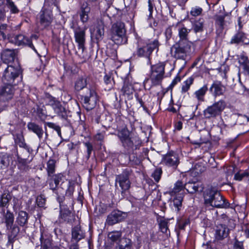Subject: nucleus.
Listing matches in <instances>:
<instances>
[{
  "label": "nucleus",
  "mask_w": 249,
  "mask_h": 249,
  "mask_svg": "<svg viewBox=\"0 0 249 249\" xmlns=\"http://www.w3.org/2000/svg\"><path fill=\"white\" fill-rule=\"evenodd\" d=\"M88 77L86 76L78 77L74 82V89L77 91L85 89L81 95L83 106L87 110L93 108L98 100L95 89L90 85L87 87Z\"/></svg>",
  "instance_id": "f257e3e1"
},
{
  "label": "nucleus",
  "mask_w": 249,
  "mask_h": 249,
  "mask_svg": "<svg viewBox=\"0 0 249 249\" xmlns=\"http://www.w3.org/2000/svg\"><path fill=\"white\" fill-rule=\"evenodd\" d=\"M204 202L206 205L216 208H227L230 203L216 189L210 187L207 188L203 194Z\"/></svg>",
  "instance_id": "f03ea898"
},
{
  "label": "nucleus",
  "mask_w": 249,
  "mask_h": 249,
  "mask_svg": "<svg viewBox=\"0 0 249 249\" xmlns=\"http://www.w3.org/2000/svg\"><path fill=\"white\" fill-rule=\"evenodd\" d=\"M164 67L165 65L162 63L151 66L150 77L146 78L143 82L145 89H150L152 86L161 83L164 73Z\"/></svg>",
  "instance_id": "7ed1b4c3"
},
{
  "label": "nucleus",
  "mask_w": 249,
  "mask_h": 249,
  "mask_svg": "<svg viewBox=\"0 0 249 249\" xmlns=\"http://www.w3.org/2000/svg\"><path fill=\"white\" fill-rule=\"evenodd\" d=\"M0 67L4 69L2 76V81L5 84L16 85V81L21 73V68L18 62L14 65L10 64L6 66L0 65Z\"/></svg>",
  "instance_id": "20e7f679"
},
{
  "label": "nucleus",
  "mask_w": 249,
  "mask_h": 249,
  "mask_svg": "<svg viewBox=\"0 0 249 249\" xmlns=\"http://www.w3.org/2000/svg\"><path fill=\"white\" fill-rule=\"evenodd\" d=\"M4 222L7 231L8 244L13 245L18 234L20 228L16 224H14V215L10 211L7 210L3 214Z\"/></svg>",
  "instance_id": "39448f33"
},
{
  "label": "nucleus",
  "mask_w": 249,
  "mask_h": 249,
  "mask_svg": "<svg viewBox=\"0 0 249 249\" xmlns=\"http://www.w3.org/2000/svg\"><path fill=\"white\" fill-rule=\"evenodd\" d=\"M57 2V0H45L44 5L37 17V19L42 28L48 27L53 20L52 11L47 6H49L51 4L56 5Z\"/></svg>",
  "instance_id": "423d86ee"
},
{
  "label": "nucleus",
  "mask_w": 249,
  "mask_h": 249,
  "mask_svg": "<svg viewBox=\"0 0 249 249\" xmlns=\"http://www.w3.org/2000/svg\"><path fill=\"white\" fill-rule=\"evenodd\" d=\"M110 35L111 39L117 45L124 44L127 42L125 25L121 21H117L112 25Z\"/></svg>",
  "instance_id": "0eeeda50"
},
{
  "label": "nucleus",
  "mask_w": 249,
  "mask_h": 249,
  "mask_svg": "<svg viewBox=\"0 0 249 249\" xmlns=\"http://www.w3.org/2000/svg\"><path fill=\"white\" fill-rule=\"evenodd\" d=\"M158 47L159 42L157 40H154L150 42L139 40L135 54L138 57L147 58L148 59V63L151 64L150 56L154 50L156 49L158 50Z\"/></svg>",
  "instance_id": "6e6552de"
},
{
  "label": "nucleus",
  "mask_w": 249,
  "mask_h": 249,
  "mask_svg": "<svg viewBox=\"0 0 249 249\" xmlns=\"http://www.w3.org/2000/svg\"><path fill=\"white\" fill-rule=\"evenodd\" d=\"M48 179L50 189L58 196L59 194L63 196L64 193L69 183L65 181V177L61 173L52 175Z\"/></svg>",
  "instance_id": "1a4fd4ad"
},
{
  "label": "nucleus",
  "mask_w": 249,
  "mask_h": 249,
  "mask_svg": "<svg viewBox=\"0 0 249 249\" xmlns=\"http://www.w3.org/2000/svg\"><path fill=\"white\" fill-rule=\"evenodd\" d=\"M226 107V103L223 100H220L208 106L203 111L205 117L207 119L215 118L220 115Z\"/></svg>",
  "instance_id": "9d476101"
},
{
  "label": "nucleus",
  "mask_w": 249,
  "mask_h": 249,
  "mask_svg": "<svg viewBox=\"0 0 249 249\" xmlns=\"http://www.w3.org/2000/svg\"><path fill=\"white\" fill-rule=\"evenodd\" d=\"M185 185L181 181L178 180L174 185L173 189H172V194H176V196L174 198L173 202L174 206L175 208V211L178 213L182 207V202L184 197L183 189ZM173 194H172V196Z\"/></svg>",
  "instance_id": "9b49d317"
},
{
  "label": "nucleus",
  "mask_w": 249,
  "mask_h": 249,
  "mask_svg": "<svg viewBox=\"0 0 249 249\" xmlns=\"http://www.w3.org/2000/svg\"><path fill=\"white\" fill-rule=\"evenodd\" d=\"M130 173V170L125 169L116 178V184L118 183L121 188V194L123 197L124 196L126 191L130 188L131 183L129 178Z\"/></svg>",
  "instance_id": "f8f14e48"
},
{
  "label": "nucleus",
  "mask_w": 249,
  "mask_h": 249,
  "mask_svg": "<svg viewBox=\"0 0 249 249\" xmlns=\"http://www.w3.org/2000/svg\"><path fill=\"white\" fill-rule=\"evenodd\" d=\"M47 99L48 100V105L52 107L55 113L62 119L68 120L69 112L66 110L61 103L50 95L47 97Z\"/></svg>",
  "instance_id": "ddd939ff"
},
{
  "label": "nucleus",
  "mask_w": 249,
  "mask_h": 249,
  "mask_svg": "<svg viewBox=\"0 0 249 249\" xmlns=\"http://www.w3.org/2000/svg\"><path fill=\"white\" fill-rule=\"evenodd\" d=\"M122 146L124 149V153L127 154L133 150L138 149L142 144V141L139 137L133 135L130 137L121 142Z\"/></svg>",
  "instance_id": "4468645a"
},
{
  "label": "nucleus",
  "mask_w": 249,
  "mask_h": 249,
  "mask_svg": "<svg viewBox=\"0 0 249 249\" xmlns=\"http://www.w3.org/2000/svg\"><path fill=\"white\" fill-rule=\"evenodd\" d=\"M86 29L77 27L74 28L75 40L78 43V48L83 53L85 49V44L86 40Z\"/></svg>",
  "instance_id": "2eb2a0df"
},
{
  "label": "nucleus",
  "mask_w": 249,
  "mask_h": 249,
  "mask_svg": "<svg viewBox=\"0 0 249 249\" xmlns=\"http://www.w3.org/2000/svg\"><path fill=\"white\" fill-rule=\"evenodd\" d=\"M9 41L16 45L20 46L22 45H26L33 49L35 52H36L35 47L34 46L31 40L26 37L23 35H14L10 36L9 38Z\"/></svg>",
  "instance_id": "dca6fc26"
},
{
  "label": "nucleus",
  "mask_w": 249,
  "mask_h": 249,
  "mask_svg": "<svg viewBox=\"0 0 249 249\" xmlns=\"http://www.w3.org/2000/svg\"><path fill=\"white\" fill-rule=\"evenodd\" d=\"M17 57V52L14 49H6L1 52V59L5 66L10 65V63L14 64L15 59ZM17 62H16V63Z\"/></svg>",
  "instance_id": "f3484780"
},
{
  "label": "nucleus",
  "mask_w": 249,
  "mask_h": 249,
  "mask_svg": "<svg viewBox=\"0 0 249 249\" xmlns=\"http://www.w3.org/2000/svg\"><path fill=\"white\" fill-rule=\"evenodd\" d=\"M230 43L231 44L249 45V39L247 38V35L242 30H238L231 37Z\"/></svg>",
  "instance_id": "a211bd4d"
},
{
  "label": "nucleus",
  "mask_w": 249,
  "mask_h": 249,
  "mask_svg": "<svg viewBox=\"0 0 249 249\" xmlns=\"http://www.w3.org/2000/svg\"><path fill=\"white\" fill-rule=\"evenodd\" d=\"M229 24L230 22L225 19V16H216L215 18V24L217 36L222 37L224 28Z\"/></svg>",
  "instance_id": "6ab92c4d"
},
{
  "label": "nucleus",
  "mask_w": 249,
  "mask_h": 249,
  "mask_svg": "<svg viewBox=\"0 0 249 249\" xmlns=\"http://www.w3.org/2000/svg\"><path fill=\"white\" fill-rule=\"evenodd\" d=\"M13 85L6 84V85L0 88V100L2 101H7L13 98L14 93Z\"/></svg>",
  "instance_id": "aec40b11"
},
{
  "label": "nucleus",
  "mask_w": 249,
  "mask_h": 249,
  "mask_svg": "<svg viewBox=\"0 0 249 249\" xmlns=\"http://www.w3.org/2000/svg\"><path fill=\"white\" fill-rule=\"evenodd\" d=\"M209 91L212 95L216 97L223 95L226 91V87L220 81H214L211 86Z\"/></svg>",
  "instance_id": "412c9836"
},
{
  "label": "nucleus",
  "mask_w": 249,
  "mask_h": 249,
  "mask_svg": "<svg viewBox=\"0 0 249 249\" xmlns=\"http://www.w3.org/2000/svg\"><path fill=\"white\" fill-rule=\"evenodd\" d=\"M230 119L234 121L233 123L228 124L231 127L236 124H244L249 122V113L246 115L232 114L231 115Z\"/></svg>",
  "instance_id": "4be33fe9"
},
{
  "label": "nucleus",
  "mask_w": 249,
  "mask_h": 249,
  "mask_svg": "<svg viewBox=\"0 0 249 249\" xmlns=\"http://www.w3.org/2000/svg\"><path fill=\"white\" fill-rule=\"evenodd\" d=\"M85 237V232L78 224L71 229V240L78 243Z\"/></svg>",
  "instance_id": "5701e85b"
},
{
  "label": "nucleus",
  "mask_w": 249,
  "mask_h": 249,
  "mask_svg": "<svg viewBox=\"0 0 249 249\" xmlns=\"http://www.w3.org/2000/svg\"><path fill=\"white\" fill-rule=\"evenodd\" d=\"M40 241L41 249H51L52 239L50 235L44 230H41Z\"/></svg>",
  "instance_id": "b1692460"
},
{
  "label": "nucleus",
  "mask_w": 249,
  "mask_h": 249,
  "mask_svg": "<svg viewBox=\"0 0 249 249\" xmlns=\"http://www.w3.org/2000/svg\"><path fill=\"white\" fill-rule=\"evenodd\" d=\"M175 52L178 53H185L191 50V45L187 40H180L178 42L174 45Z\"/></svg>",
  "instance_id": "393cba45"
},
{
  "label": "nucleus",
  "mask_w": 249,
  "mask_h": 249,
  "mask_svg": "<svg viewBox=\"0 0 249 249\" xmlns=\"http://www.w3.org/2000/svg\"><path fill=\"white\" fill-rule=\"evenodd\" d=\"M229 234V229L223 224H218L216 227L215 237L218 240L227 237Z\"/></svg>",
  "instance_id": "a878e982"
},
{
  "label": "nucleus",
  "mask_w": 249,
  "mask_h": 249,
  "mask_svg": "<svg viewBox=\"0 0 249 249\" xmlns=\"http://www.w3.org/2000/svg\"><path fill=\"white\" fill-rule=\"evenodd\" d=\"M12 162V158L10 154L0 152V169H7Z\"/></svg>",
  "instance_id": "bb28decb"
},
{
  "label": "nucleus",
  "mask_w": 249,
  "mask_h": 249,
  "mask_svg": "<svg viewBox=\"0 0 249 249\" xmlns=\"http://www.w3.org/2000/svg\"><path fill=\"white\" fill-rule=\"evenodd\" d=\"M208 90L207 85H204L194 93L193 96L197 100L198 103H201L205 101V96Z\"/></svg>",
  "instance_id": "cd10ccee"
},
{
  "label": "nucleus",
  "mask_w": 249,
  "mask_h": 249,
  "mask_svg": "<svg viewBox=\"0 0 249 249\" xmlns=\"http://www.w3.org/2000/svg\"><path fill=\"white\" fill-rule=\"evenodd\" d=\"M184 188L190 194H194L196 192H201L203 188L199 182L189 181L185 184Z\"/></svg>",
  "instance_id": "c85d7f7f"
},
{
  "label": "nucleus",
  "mask_w": 249,
  "mask_h": 249,
  "mask_svg": "<svg viewBox=\"0 0 249 249\" xmlns=\"http://www.w3.org/2000/svg\"><path fill=\"white\" fill-rule=\"evenodd\" d=\"M27 128L30 131L35 133L39 140L42 138L44 131L42 127L34 122H29L27 124Z\"/></svg>",
  "instance_id": "c756f323"
},
{
  "label": "nucleus",
  "mask_w": 249,
  "mask_h": 249,
  "mask_svg": "<svg viewBox=\"0 0 249 249\" xmlns=\"http://www.w3.org/2000/svg\"><path fill=\"white\" fill-rule=\"evenodd\" d=\"M122 217V214L120 211H114L112 212L107 216V223L109 225H113L119 222Z\"/></svg>",
  "instance_id": "7c9ffc66"
},
{
  "label": "nucleus",
  "mask_w": 249,
  "mask_h": 249,
  "mask_svg": "<svg viewBox=\"0 0 249 249\" xmlns=\"http://www.w3.org/2000/svg\"><path fill=\"white\" fill-rule=\"evenodd\" d=\"M104 35V23L102 19L97 20L95 37L97 42L101 41Z\"/></svg>",
  "instance_id": "2f4dec72"
},
{
  "label": "nucleus",
  "mask_w": 249,
  "mask_h": 249,
  "mask_svg": "<svg viewBox=\"0 0 249 249\" xmlns=\"http://www.w3.org/2000/svg\"><path fill=\"white\" fill-rule=\"evenodd\" d=\"M29 217V215L27 212L20 211L18 212L16 218V222L19 226L25 227L28 224Z\"/></svg>",
  "instance_id": "473e14b6"
},
{
  "label": "nucleus",
  "mask_w": 249,
  "mask_h": 249,
  "mask_svg": "<svg viewBox=\"0 0 249 249\" xmlns=\"http://www.w3.org/2000/svg\"><path fill=\"white\" fill-rule=\"evenodd\" d=\"M176 28L178 32L180 40H187V36L190 29H187L182 22L178 23Z\"/></svg>",
  "instance_id": "72a5a7b5"
},
{
  "label": "nucleus",
  "mask_w": 249,
  "mask_h": 249,
  "mask_svg": "<svg viewBox=\"0 0 249 249\" xmlns=\"http://www.w3.org/2000/svg\"><path fill=\"white\" fill-rule=\"evenodd\" d=\"M21 148L19 151H16V156L17 159L30 160L32 156L31 155L28 146Z\"/></svg>",
  "instance_id": "f704fd0d"
},
{
  "label": "nucleus",
  "mask_w": 249,
  "mask_h": 249,
  "mask_svg": "<svg viewBox=\"0 0 249 249\" xmlns=\"http://www.w3.org/2000/svg\"><path fill=\"white\" fill-rule=\"evenodd\" d=\"M60 217L62 221L70 222L72 220L73 215L68 209L60 207Z\"/></svg>",
  "instance_id": "c9c22d12"
},
{
  "label": "nucleus",
  "mask_w": 249,
  "mask_h": 249,
  "mask_svg": "<svg viewBox=\"0 0 249 249\" xmlns=\"http://www.w3.org/2000/svg\"><path fill=\"white\" fill-rule=\"evenodd\" d=\"M90 11V7L87 3L83 4L81 7V12L80 17L81 21L83 23L87 22L89 19V14Z\"/></svg>",
  "instance_id": "e433bc0d"
},
{
  "label": "nucleus",
  "mask_w": 249,
  "mask_h": 249,
  "mask_svg": "<svg viewBox=\"0 0 249 249\" xmlns=\"http://www.w3.org/2000/svg\"><path fill=\"white\" fill-rule=\"evenodd\" d=\"M204 19L199 18L192 22V29L195 33H201L204 30Z\"/></svg>",
  "instance_id": "4c0bfd02"
},
{
  "label": "nucleus",
  "mask_w": 249,
  "mask_h": 249,
  "mask_svg": "<svg viewBox=\"0 0 249 249\" xmlns=\"http://www.w3.org/2000/svg\"><path fill=\"white\" fill-rule=\"evenodd\" d=\"M33 160L31 157L30 160L17 159V165L21 172H26L29 169V164Z\"/></svg>",
  "instance_id": "58836bf2"
},
{
  "label": "nucleus",
  "mask_w": 249,
  "mask_h": 249,
  "mask_svg": "<svg viewBox=\"0 0 249 249\" xmlns=\"http://www.w3.org/2000/svg\"><path fill=\"white\" fill-rule=\"evenodd\" d=\"M132 241L128 238H123L118 244L116 249H131Z\"/></svg>",
  "instance_id": "ea45409f"
},
{
  "label": "nucleus",
  "mask_w": 249,
  "mask_h": 249,
  "mask_svg": "<svg viewBox=\"0 0 249 249\" xmlns=\"http://www.w3.org/2000/svg\"><path fill=\"white\" fill-rule=\"evenodd\" d=\"M133 135L126 127L119 130L117 134L121 142Z\"/></svg>",
  "instance_id": "a19ab883"
},
{
  "label": "nucleus",
  "mask_w": 249,
  "mask_h": 249,
  "mask_svg": "<svg viewBox=\"0 0 249 249\" xmlns=\"http://www.w3.org/2000/svg\"><path fill=\"white\" fill-rule=\"evenodd\" d=\"M104 81L106 86L105 90L108 91L113 88L114 81L113 78L110 75L106 74L104 77Z\"/></svg>",
  "instance_id": "79ce46f5"
},
{
  "label": "nucleus",
  "mask_w": 249,
  "mask_h": 249,
  "mask_svg": "<svg viewBox=\"0 0 249 249\" xmlns=\"http://www.w3.org/2000/svg\"><path fill=\"white\" fill-rule=\"evenodd\" d=\"M55 162L54 160L50 159L47 163L46 169L49 177H51V175L55 172Z\"/></svg>",
  "instance_id": "37998d69"
},
{
  "label": "nucleus",
  "mask_w": 249,
  "mask_h": 249,
  "mask_svg": "<svg viewBox=\"0 0 249 249\" xmlns=\"http://www.w3.org/2000/svg\"><path fill=\"white\" fill-rule=\"evenodd\" d=\"M15 142L16 144L21 147H27V144L25 142L24 137L22 134H18L15 138Z\"/></svg>",
  "instance_id": "c03bdc74"
},
{
  "label": "nucleus",
  "mask_w": 249,
  "mask_h": 249,
  "mask_svg": "<svg viewBox=\"0 0 249 249\" xmlns=\"http://www.w3.org/2000/svg\"><path fill=\"white\" fill-rule=\"evenodd\" d=\"M11 199V196L9 194H3L0 197V207H4L8 204Z\"/></svg>",
  "instance_id": "a18cd8bd"
},
{
  "label": "nucleus",
  "mask_w": 249,
  "mask_h": 249,
  "mask_svg": "<svg viewBox=\"0 0 249 249\" xmlns=\"http://www.w3.org/2000/svg\"><path fill=\"white\" fill-rule=\"evenodd\" d=\"M122 236L121 231H113L108 233V237L113 242L117 241Z\"/></svg>",
  "instance_id": "49530a36"
},
{
  "label": "nucleus",
  "mask_w": 249,
  "mask_h": 249,
  "mask_svg": "<svg viewBox=\"0 0 249 249\" xmlns=\"http://www.w3.org/2000/svg\"><path fill=\"white\" fill-rule=\"evenodd\" d=\"M238 63L242 67L249 62V59L245 53L243 52L238 56Z\"/></svg>",
  "instance_id": "de8ad7c7"
},
{
  "label": "nucleus",
  "mask_w": 249,
  "mask_h": 249,
  "mask_svg": "<svg viewBox=\"0 0 249 249\" xmlns=\"http://www.w3.org/2000/svg\"><path fill=\"white\" fill-rule=\"evenodd\" d=\"M194 78L190 77L184 82L181 88L182 92H187L190 89L191 85L193 83Z\"/></svg>",
  "instance_id": "09e8293b"
},
{
  "label": "nucleus",
  "mask_w": 249,
  "mask_h": 249,
  "mask_svg": "<svg viewBox=\"0 0 249 249\" xmlns=\"http://www.w3.org/2000/svg\"><path fill=\"white\" fill-rule=\"evenodd\" d=\"M6 5L12 13L17 14L19 12V10L12 0H6Z\"/></svg>",
  "instance_id": "8fccbe9b"
},
{
  "label": "nucleus",
  "mask_w": 249,
  "mask_h": 249,
  "mask_svg": "<svg viewBox=\"0 0 249 249\" xmlns=\"http://www.w3.org/2000/svg\"><path fill=\"white\" fill-rule=\"evenodd\" d=\"M122 91L124 94L129 95L133 93V88L131 84L124 83V84L122 88Z\"/></svg>",
  "instance_id": "3c124183"
},
{
  "label": "nucleus",
  "mask_w": 249,
  "mask_h": 249,
  "mask_svg": "<svg viewBox=\"0 0 249 249\" xmlns=\"http://www.w3.org/2000/svg\"><path fill=\"white\" fill-rule=\"evenodd\" d=\"M159 227L161 230V231L163 233H167V231H168L169 233H170V231L168 229L167 226V222L165 220H162L160 221L159 223Z\"/></svg>",
  "instance_id": "603ef678"
},
{
  "label": "nucleus",
  "mask_w": 249,
  "mask_h": 249,
  "mask_svg": "<svg viewBox=\"0 0 249 249\" xmlns=\"http://www.w3.org/2000/svg\"><path fill=\"white\" fill-rule=\"evenodd\" d=\"M233 249H245L243 241H239L236 238L233 239Z\"/></svg>",
  "instance_id": "864d4df0"
},
{
  "label": "nucleus",
  "mask_w": 249,
  "mask_h": 249,
  "mask_svg": "<svg viewBox=\"0 0 249 249\" xmlns=\"http://www.w3.org/2000/svg\"><path fill=\"white\" fill-rule=\"evenodd\" d=\"M162 174V170L160 168H157L155 170L152 174V177L154 178L155 180L158 182L160 179Z\"/></svg>",
  "instance_id": "5fc2aeb1"
},
{
  "label": "nucleus",
  "mask_w": 249,
  "mask_h": 249,
  "mask_svg": "<svg viewBox=\"0 0 249 249\" xmlns=\"http://www.w3.org/2000/svg\"><path fill=\"white\" fill-rule=\"evenodd\" d=\"M84 145L87 148V155L86 156V158L87 160H89L92 151L93 150V147L92 144L89 142H86L84 143Z\"/></svg>",
  "instance_id": "6e6d98bb"
},
{
  "label": "nucleus",
  "mask_w": 249,
  "mask_h": 249,
  "mask_svg": "<svg viewBox=\"0 0 249 249\" xmlns=\"http://www.w3.org/2000/svg\"><path fill=\"white\" fill-rule=\"evenodd\" d=\"M249 176L248 172L243 171L236 173L234 175V178L235 180L241 181L244 177Z\"/></svg>",
  "instance_id": "4d7b16f0"
},
{
  "label": "nucleus",
  "mask_w": 249,
  "mask_h": 249,
  "mask_svg": "<svg viewBox=\"0 0 249 249\" xmlns=\"http://www.w3.org/2000/svg\"><path fill=\"white\" fill-rule=\"evenodd\" d=\"M45 124L49 127L53 128L54 130H55L57 132L58 135L59 136H61V128L59 125L56 124L54 123H51V122H47L45 123Z\"/></svg>",
  "instance_id": "13d9d810"
},
{
  "label": "nucleus",
  "mask_w": 249,
  "mask_h": 249,
  "mask_svg": "<svg viewBox=\"0 0 249 249\" xmlns=\"http://www.w3.org/2000/svg\"><path fill=\"white\" fill-rule=\"evenodd\" d=\"M7 30V25L6 24H2L0 25V36L3 39L6 38V33Z\"/></svg>",
  "instance_id": "bf43d9fd"
},
{
  "label": "nucleus",
  "mask_w": 249,
  "mask_h": 249,
  "mask_svg": "<svg viewBox=\"0 0 249 249\" xmlns=\"http://www.w3.org/2000/svg\"><path fill=\"white\" fill-rule=\"evenodd\" d=\"M202 12V9L199 7H193L190 11V14L196 17L201 15Z\"/></svg>",
  "instance_id": "052dcab7"
},
{
  "label": "nucleus",
  "mask_w": 249,
  "mask_h": 249,
  "mask_svg": "<svg viewBox=\"0 0 249 249\" xmlns=\"http://www.w3.org/2000/svg\"><path fill=\"white\" fill-rule=\"evenodd\" d=\"M36 204L39 207H43L45 205L46 199L43 196H39L36 198Z\"/></svg>",
  "instance_id": "680f3d73"
},
{
  "label": "nucleus",
  "mask_w": 249,
  "mask_h": 249,
  "mask_svg": "<svg viewBox=\"0 0 249 249\" xmlns=\"http://www.w3.org/2000/svg\"><path fill=\"white\" fill-rule=\"evenodd\" d=\"M235 221L234 220L230 218L229 219L228 222L226 223V227L230 230H233L235 227Z\"/></svg>",
  "instance_id": "e2e57ef3"
},
{
  "label": "nucleus",
  "mask_w": 249,
  "mask_h": 249,
  "mask_svg": "<svg viewBox=\"0 0 249 249\" xmlns=\"http://www.w3.org/2000/svg\"><path fill=\"white\" fill-rule=\"evenodd\" d=\"M189 223V221L187 219H181L178 222V228L180 230L184 229L185 227Z\"/></svg>",
  "instance_id": "0e129e2a"
},
{
  "label": "nucleus",
  "mask_w": 249,
  "mask_h": 249,
  "mask_svg": "<svg viewBox=\"0 0 249 249\" xmlns=\"http://www.w3.org/2000/svg\"><path fill=\"white\" fill-rule=\"evenodd\" d=\"M105 132L97 133L94 137L95 140L102 142L104 141Z\"/></svg>",
  "instance_id": "69168bd1"
},
{
  "label": "nucleus",
  "mask_w": 249,
  "mask_h": 249,
  "mask_svg": "<svg viewBox=\"0 0 249 249\" xmlns=\"http://www.w3.org/2000/svg\"><path fill=\"white\" fill-rule=\"evenodd\" d=\"M173 157L175 160L172 158V168H176L177 165L179 163V160L178 155L172 151V157Z\"/></svg>",
  "instance_id": "338daca9"
},
{
  "label": "nucleus",
  "mask_w": 249,
  "mask_h": 249,
  "mask_svg": "<svg viewBox=\"0 0 249 249\" xmlns=\"http://www.w3.org/2000/svg\"><path fill=\"white\" fill-rule=\"evenodd\" d=\"M163 162L169 166L171 165V157L169 154H168L164 157Z\"/></svg>",
  "instance_id": "774afa93"
}]
</instances>
